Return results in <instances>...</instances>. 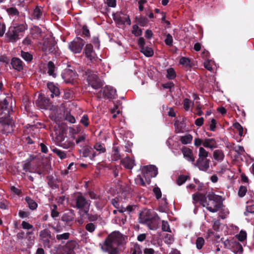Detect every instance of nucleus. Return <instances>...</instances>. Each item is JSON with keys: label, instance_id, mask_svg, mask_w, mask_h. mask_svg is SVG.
Here are the masks:
<instances>
[{"label": "nucleus", "instance_id": "f257e3e1", "mask_svg": "<svg viewBox=\"0 0 254 254\" xmlns=\"http://www.w3.org/2000/svg\"><path fill=\"white\" fill-rule=\"evenodd\" d=\"M192 198L194 203L199 202L203 207L212 213L218 211L223 206L222 197L213 192L206 194L197 192L192 195Z\"/></svg>", "mask_w": 254, "mask_h": 254}, {"label": "nucleus", "instance_id": "f03ea898", "mask_svg": "<svg viewBox=\"0 0 254 254\" xmlns=\"http://www.w3.org/2000/svg\"><path fill=\"white\" fill-rule=\"evenodd\" d=\"M126 243V237L119 232H114L109 234L105 240L101 249L108 254H120L118 247L114 246H122Z\"/></svg>", "mask_w": 254, "mask_h": 254}, {"label": "nucleus", "instance_id": "7ed1b4c3", "mask_svg": "<svg viewBox=\"0 0 254 254\" xmlns=\"http://www.w3.org/2000/svg\"><path fill=\"white\" fill-rule=\"evenodd\" d=\"M27 28L28 26L25 23L10 26L6 33V36L10 42H15L23 36L22 33Z\"/></svg>", "mask_w": 254, "mask_h": 254}, {"label": "nucleus", "instance_id": "20e7f679", "mask_svg": "<svg viewBox=\"0 0 254 254\" xmlns=\"http://www.w3.org/2000/svg\"><path fill=\"white\" fill-rule=\"evenodd\" d=\"M74 204L72 206L79 210L82 211L84 213L89 212L91 201L86 199L80 192H77L73 199Z\"/></svg>", "mask_w": 254, "mask_h": 254}, {"label": "nucleus", "instance_id": "39448f33", "mask_svg": "<svg viewBox=\"0 0 254 254\" xmlns=\"http://www.w3.org/2000/svg\"><path fill=\"white\" fill-rule=\"evenodd\" d=\"M83 75L86 77V80L89 85L93 89L97 90L103 86V82L98 76L96 71L87 69L84 71Z\"/></svg>", "mask_w": 254, "mask_h": 254}, {"label": "nucleus", "instance_id": "423d86ee", "mask_svg": "<svg viewBox=\"0 0 254 254\" xmlns=\"http://www.w3.org/2000/svg\"><path fill=\"white\" fill-rule=\"evenodd\" d=\"M58 145L63 148L72 150L75 146L73 139L67 136L64 130L60 131L56 137Z\"/></svg>", "mask_w": 254, "mask_h": 254}, {"label": "nucleus", "instance_id": "0eeeda50", "mask_svg": "<svg viewBox=\"0 0 254 254\" xmlns=\"http://www.w3.org/2000/svg\"><path fill=\"white\" fill-rule=\"evenodd\" d=\"M0 132L4 134L10 133L13 130V122L10 117L0 119Z\"/></svg>", "mask_w": 254, "mask_h": 254}, {"label": "nucleus", "instance_id": "6e6552de", "mask_svg": "<svg viewBox=\"0 0 254 254\" xmlns=\"http://www.w3.org/2000/svg\"><path fill=\"white\" fill-rule=\"evenodd\" d=\"M155 214L152 210L145 208L139 213V222L149 225L155 217Z\"/></svg>", "mask_w": 254, "mask_h": 254}, {"label": "nucleus", "instance_id": "1a4fd4ad", "mask_svg": "<svg viewBox=\"0 0 254 254\" xmlns=\"http://www.w3.org/2000/svg\"><path fill=\"white\" fill-rule=\"evenodd\" d=\"M85 42L83 39L79 37H76L74 40L68 44V48L75 54L80 53Z\"/></svg>", "mask_w": 254, "mask_h": 254}, {"label": "nucleus", "instance_id": "9d476101", "mask_svg": "<svg viewBox=\"0 0 254 254\" xmlns=\"http://www.w3.org/2000/svg\"><path fill=\"white\" fill-rule=\"evenodd\" d=\"M142 172L143 174V177L148 184H150V178L155 177L158 174L157 168L154 165L144 167Z\"/></svg>", "mask_w": 254, "mask_h": 254}, {"label": "nucleus", "instance_id": "9b49d317", "mask_svg": "<svg viewBox=\"0 0 254 254\" xmlns=\"http://www.w3.org/2000/svg\"><path fill=\"white\" fill-rule=\"evenodd\" d=\"M45 14L43 7L36 5L30 12L29 17L33 21L43 20L44 19Z\"/></svg>", "mask_w": 254, "mask_h": 254}, {"label": "nucleus", "instance_id": "f8f14e48", "mask_svg": "<svg viewBox=\"0 0 254 254\" xmlns=\"http://www.w3.org/2000/svg\"><path fill=\"white\" fill-rule=\"evenodd\" d=\"M55 100L52 101L49 97H46L44 94H40L37 100L36 101V104L37 106L42 109H46L52 104Z\"/></svg>", "mask_w": 254, "mask_h": 254}, {"label": "nucleus", "instance_id": "ddd939ff", "mask_svg": "<svg viewBox=\"0 0 254 254\" xmlns=\"http://www.w3.org/2000/svg\"><path fill=\"white\" fill-rule=\"evenodd\" d=\"M113 19L117 24L120 25H124L125 23L128 25L131 24L129 16L126 15L122 12L113 14Z\"/></svg>", "mask_w": 254, "mask_h": 254}, {"label": "nucleus", "instance_id": "4468645a", "mask_svg": "<svg viewBox=\"0 0 254 254\" xmlns=\"http://www.w3.org/2000/svg\"><path fill=\"white\" fill-rule=\"evenodd\" d=\"M79 247L78 244L74 240H69L63 247L65 254H76L75 250Z\"/></svg>", "mask_w": 254, "mask_h": 254}, {"label": "nucleus", "instance_id": "2eb2a0df", "mask_svg": "<svg viewBox=\"0 0 254 254\" xmlns=\"http://www.w3.org/2000/svg\"><path fill=\"white\" fill-rule=\"evenodd\" d=\"M9 103L6 99L0 100V119L6 118L10 116Z\"/></svg>", "mask_w": 254, "mask_h": 254}, {"label": "nucleus", "instance_id": "dca6fc26", "mask_svg": "<svg viewBox=\"0 0 254 254\" xmlns=\"http://www.w3.org/2000/svg\"><path fill=\"white\" fill-rule=\"evenodd\" d=\"M56 45V43L52 40H45L42 44V50L45 53L55 52Z\"/></svg>", "mask_w": 254, "mask_h": 254}, {"label": "nucleus", "instance_id": "f3484780", "mask_svg": "<svg viewBox=\"0 0 254 254\" xmlns=\"http://www.w3.org/2000/svg\"><path fill=\"white\" fill-rule=\"evenodd\" d=\"M47 86L50 92V97L53 99V100H54V98L57 100L60 97L61 94L59 88L52 82H48L47 84Z\"/></svg>", "mask_w": 254, "mask_h": 254}, {"label": "nucleus", "instance_id": "a211bd4d", "mask_svg": "<svg viewBox=\"0 0 254 254\" xmlns=\"http://www.w3.org/2000/svg\"><path fill=\"white\" fill-rule=\"evenodd\" d=\"M209 163L210 160L207 158H198L193 165L197 167L200 171L206 172L209 168Z\"/></svg>", "mask_w": 254, "mask_h": 254}, {"label": "nucleus", "instance_id": "6ab92c4d", "mask_svg": "<svg viewBox=\"0 0 254 254\" xmlns=\"http://www.w3.org/2000/svg\"><path fill=\"white\" fill-rule=\"evenodd\" d=\"M84 53L87 58L91 62H94L96 58V55L93 50V47L92 44H87L84 50Z\"/></svg>", "mask_w": 254, "mask_h": 254}, {"label": "nucleus", "instance_id": "aec40b11", "mask_svg": "<svg viewBox=\"0 0 254 254\" xmlns=\"http://www.w3.org/2000/svg\"><path fill=\"white\" fill-rule=\"evenodd\" d=\"M102 92L103 96L109 99H115L116 95V90L112 86H106L100 92Z\"/></svg>", "mask_w": 254, "mask_h": 254}, {"label": "nucleus", "instance_id": "412c9836", "mask_svg": "<svg viewBox=\"0 0 254 254\" xmlns=\"http://www.w3.org/2000/svg\"><path fill=\"white\" fill-rule=\"evenodd\" d=\"M10 64L12 68L18 72H20L23 69L24 64L22 61L18 58H12L11 60Z\"/></svg>", "mask_w": 254, "mask_h": 254}, {"label": "nucleus", "instance_id": "4be33fe9", "mask_svg": "<svg viewBox=\"0 0 254 254\" xmlns=\"http://www.w3.org/2000/svg\"><path fill=\"white\" fill-rule=\"evenodd\" d=\"M82 153L83 157H89L92 160L94 159L97 155L93 148L91 146L86 145L83 146Z\"/></svg>", "mask_w": 254, "mask_h": 254}, {"label": "nucleus", "instance_id": "5701e85b", "mask_svg": "<svg viewBox=\"0 0 254 254\" xmlns=\"http://www.w3.org/2000/svg\"><path fill=\"white\" fill-rule=\"evenodd\" d=\"M182 151L184 157L186 158L188 161L191 162H193L194 161L192 151L190 148L184 146L182 149Z\"/></svg>", "mask_w": 254, "mask_h": 254}, {"label": "nucleus", "instance_id": "b1692460", "mask_svg": "<svg viewBox=\"0 0 254 254\" xmlns=\"http://www.w3.org/2000/svg\"><path fill=\"white\" fill-rule=\"evenodd\" d=\"M121 162L125 168L128 169H132L135 165L134 160L127 156L122 159Z\"/></svg>", "mask_w": 254, "mask_h": 254}, {"label": "nucleus", "instance_id": "393cba45", "mask_svg": "<svg viewBox=\"0 0 254 254\" xmlns=\"http://www.w3.org/2000/svg\"><path fill=\"white\" fill-rule=\"evenodd\" d=\"M202 145L204 147L209 148L211 150L217 147L216 141L214 138H205L203 140Z\"/></svg>", "mask_w": 254, "mask_h": 254}, {"label": "nucleus", "instance_id": "a878e982", "mask_svg": "<svg viewBox=\"0 0 254 254\" xmlns=\"http://www.w3.org/2000/svg\"><path fill=\"white\" fill-rule=\"evenodd\" d=\"M40 141H41V139L31 138L27 135L23 137V142L27 144L31 145L32 148H35Z\"/></svg>", "mask_w": 254, "mask_h": 254}, {"label": "nucleus", "instance_id": "bb28decb", "mask_svg": "<svg viewBox=\"0 0 254 254\" xmlns=\"http://www.w3.org/2000/svg\"><path fill=\"white\" fill-rule=\"evenodd\" d=\"M74 219L73 214L71 212H67L63 214L61 217V220L68 225Z\"/></svg>", "mask_w": 254, "mask_h": 254}, {"label": "nucleus", "instance_id": "cd10ccee", "mask_svg": "<svg viewBox=\"0 0 254 254\" xmlns=\"http://www.w3.org/2000/svg\"><path fill=\"white\" fill-rule=\"evenodd\" d=\"M48 68V74L50 76H52L55 78L57 76V74L55 73L56 67L54 63L52 61H49L47 64Z\"/></svg>", "mask_w": 254, "mask_h": 254}, {"label": "nucleus", "instance_id": "c85d7f7f", "mask_svg": "<svg viewBox=\"0 0 254 254\" xmlns=\"http://www.w3.org/2000/svg\"><path fill=\"white\" fill-rule=\"evenodd\" d=\"M120 147L114 146L112 148L111 158L113 160L117 161L121 159V155L120 153Z\"/></svg>", "mask_w": 254, "mask_h": 254}, {"label": "nucleus", "instance_id": "c756f323", "mask_svg": "<svg viewBox=\"0 0 254 254\" xmlns=\"http://www.w3.org/2000/svg\"><path fill=\"white\" fill-rule=\"evenodd\" d=\"M40 239H53L51 231L46 228L41 230L39 233Z\"/></svg>", "mask_w": 254, "mask_h": 254}, {"label": "nucleus", "instance_id": "7c9ffc66", "mask_svg": "<svg viewBox=\"0 0 254 254\" xmlns=\"http://www.w3.org/2000/svg\"><path fill=\"white\" fill-rule=\"evenodd\" d=\"M70 233L65 232L61 234H57L56 239L58 242L64 244L65 241L69 238Z\"/></svg>", "mask_w": 254, "mask_h": 254}, {"label": "nucleus", "instance_id": "2f4dec72", "mask_svg": "<svg viewBox=\"0 0 254 254\" xmlns=\"http://www.w3.org/2000/svg\"><path fill=\"white\" fill-rule=\"evenodd\" d=\"M213 156L215 160L221 162L223 160L225 156L222 150L217 149L213 152Z\"/></svg>", "mask_w": 254, "mask_h": 254}, {"label": "nucleus", "instance_id": "473e14b6", "mask_svg": "<svg viewBox=\"0 0 254 254\" xmlns=\"http://www.w3.org/2000/svg\"><path fill=\"white\" fill-rule=\"evenodd\" d=\"M36 173L42 176L50 173V168L49 165H43L41 168L36 171Z\"/></svg>", "mask_w": 254, "mask_h": 254}, {"label": "nucleus", "instance_id": "72a5a7b5", "mask_svg": "<svg viewBox=\"0 0 254 254\" xmlns=\"http://www.w3.org/2000/svg\"><path fill=\"white\" fill-rule=\"evenodd\" d=\"M25 200L28 204V207L30 209L34 210L37 208V203L30 196H26L25 198Z\"/></svg>", "mask_w": 254, "mask_h": 254}, {"label": "nucleus", "instance_id": "f704fd0d", "mask_svg": "<svg viewBox=\"0 0 254 254\" xmlns=\"http://www.w3.org/2000/svg\"><path fill=\"white\" fill-rule=\"evenodd\" d=\"M42 141H40L39 143H38L37 145L40 147V151L41 152L44 154H47L48 152V144L46 141H44L43 139H41Z\"/></svg>", "mask_w": 254, "mask_h": 254}, {"label": "nucleus", "instance_id": "c9c22d12", "mask_svg": "<svg viewBox=\"0 0 254 254\" xmlns=\"http://www.w3.org/2000/svg\"><path fill=\"white\" fill-rule=\"evenodd\" d=\"M140 51L146 57H151L153 56L154 54L152 49L148 47H144L141 48Z\"/></svg>", "mask_w": 254, "mask_h": 254}, {"label": "nucleus", "instance_id": "e433bc0d", "mask_svg": "<svg viewBox=\"0 0 254 254\" xmlns=\"http://www.w3.org/2000/svg\"><path fill=\"white\" fill-rule=\"evenodd\" d=\"M20 55L23 60L28 63H31L33 59V55L28 52L21 51Z\"/></svg>", "mask_w": 254, "mask_h": 254}, {"label": "nucleus", "instance_id": "4c0bfd02", "mask_svg": "<svg viewBox=\"0 0 254 254\" xmlns=\"http://www.w3.org/2000/svg\"><path fill=\"white\" fill-rule=\"evenodd\" d=\"M47 180V183L49 186L52 189H57L58 188V185H56L55 182L56 180L52 175L48 176L46 177Z\"/></svg>", "mask_w": 254, "mask_h": 254}, {"label": "nucleus", "instance_id": "58836bf2", "mask_svg": "<svg viewBox=\"0 0 254 254\" xmlns=\"http://www.w3.org/2000/svg\"><path fill=\"white\" fill-rule=\"evenodd\" d=\"M94 148L99 152V154L105 153L106 151L105 144L100 142L96 143L94 145Z\"/></svg>", "mask_w": 254, "mask_h": 254}, {"label": "nucleus", "instance_id": "ea45409f", "mask_svg": "<svg viewBox=\"0 0 254 254\" xmlns=\"http://www.w3.org/2000/svg\"><path fill=\"white\" fill-rule=\"evenodd\" d=\"M192 140V136L190 134L181 137L180 141L183 144L190 143Z\"/></svg>", "mask_w": 254, "mask_h": 254}, {"label": "nucleus", "instance_id": "a19ab883", "mask_svg": "<svg viewBox=\"0 0 254 254\" xmlns=\"http://www.w3.org/2000/svg\"><path fill=\"white\" fill-rule=\"evenodd\" d=\"M6 11L8 14L11 16H18L19 14L18 10L15 7L7 8Z\"/></svg>", "mask_w": 254, "mask_h": 254}, {"label": "nucleus", "instance_id": "79ce46f5", "mask_svg": "<svg viewBox=\"0 0 254 254\" xmlns=\"http://www.w3.org/2000/svg\"><path fill=\"white\" fill-rule=\"evenodd\" d=\"M52 151L61 159H64L66 158V154L64 151H62L57 148H54Z\"/></svg>", "mask_w": 254, "mask_h": 254}, {"label": "nucleus", "instance_id": "37998d69", "mask_svg": "<svg viewBox=\"0 0 254 254\" xmlns=\"http://www.w3.org/2000/svg\"><path fill=\"white\" fill-rule=\"evenodd\" d=\"M167 75L166 77L169 79H174L176 77V73L174 69V68L171 67L167 69Z\"/></svg>", "mask_w": 254, "mask_h": 254}, {"label": "nucleus", "instance_id": "c03bdc74", "mask_svg": "<svg viewBox=\"0 0 254 254\" xmlns=\"http://www.w3.org/2000/svg\"><path fill=\"white\" fill-rule=\"evenodd\" d=\"M233 247L234 248V253L240 254H242L243 253V248L242 245L240 243L235 242L234 244H233Z\"/></svg>", "mask_w": 254, "mask_h": 254}, {"label": "nucleus", "instance_id": "a18cd8bd", "mask_svg": "<svg viewBox=\"0 0 254 254\" xmlns=\"http://www.w3.org/2000/svg\"><path fill=\"white\" fill-rule=\"evenodd\" d=\"M132 33L136 37L140 36L142 35V30L137 24H135L132 26Z\"/></svg>", "mask_w": 254, "mask_h": 254}, {"label": "nucleus", "instance_id": "49530a36", "mask_svg": "<svg viewBox=\"0 0 254 254\" xmlns=\"http://www.w3.org/2000/svg\"><path fill=\"white\" fill-rule=\"evenodd\" d=\"M180 64L185 65L186 67L190 68V60L186 57H182L179 61Z\"/></svg>", "mask_w": 254, "mask_h": 254}, {"label": "nucleus", "instance_id": "de8ad7c7", "mask_svg": "<svg viewBox=\"0 0 254 254\" xmlns=\"http://www.w3.org/2000/svg\"><path fill=\"white\" fill-rule=\"evenodd\" d=\"M27 136L31 137V138L41 139L40 138V134L39 133V130L37 129L36 130H33L30 131Z\"/></svg>", "mask_w": 254, "mask_h": 254}, {"label": "nucleus", "instance_id": "09e8293b", "mask_svg": "<svg viewBox=\"0 0 254 254\" xmlns=\"http://www.w3.org/2000/svg\"><path fill=\"white\" fill-rule=\"evenodd\" d=\"M73 97V92L72 91L66 89L64 91V94L63 96V98L65 100H69L72 99Z\"/></svg>", "mask_w": 254, "mask_h": 254}, {"label": "nucleus", "instance_id": "8fccbe9b", "mask_svg": "<svg viewBox=\"0 0 254 254\" xmlns=\"http://www.w3.org/2000/svg\"><path fill=\"white\" fill-rule=\"evenodd\" d=\"M136 20L137 23L141 26H144L148 22V20L147 18L146 17L143 16H140L139 17H136Z\"/></svg>", "mask_w": 254, "mask_h": 254}, {"label": "nucleus", "instance_id": "3c124183", "mask_svg": "<svg viewBox=\"0 0 254 254\" xmlns=\"http://www.w3.org/2000/svg\"><path fill=\"white\" fill-rule=\"evenodd\" d=\"M80 123L85 127L89 126V120L87 115L85 114L83 115L80 119Z\"/></svg>", "mask_w": 254, "mask_h": 254}, {"label": "nucleus", "instance_id": "603ef678", "mask_svg": "<svg viewBox=\"0 0 254 254\" xmlns=\"http://www.w3.org/2000/svg\"><path fill=\"white\" fill-rule=\"evenodd\" d=\"M188 178H190L189 176L184 175H180L178 177L177 183L179 186H181L185 183Z\"/></svg>", "mask_w": 254, "mask_h": 254}, {"label": "nucleus", "instance_id": "864d4df0", "mask_svg": "<svg viewBox=\"0 0 254 254\" xmlns=\"http://www.w3.org/2000/svg\"><path fill=\"white\" fill-rule=\"evenodd\" d=\"M249 203V202H247ZM249 213H254V203H250L246 207V210L244 212L245 216H248Z\"/></svg>", "mask_w": 254, "mask_h": 254}, {"label": "nucleus", "instance_id": "5fc2aeb1", "mask_svg": "<svg viewBox=\"0 0 254 254\" xmlns=\"http://www.w3.org/2000/svg\"><path fill=\"white\" fill-rule=\"evenodd\" d=\"M82 36L89 38L90 37V33L88 27L86 25H84L82 28Z\"/></svg>", "mask_w": 254, "mask_h": 254}, {"label": "nucleus", "instance_id": "6e6d98bb", "mask_svg": "<svg viewBox=\"0 0 254 254\" xmlns=\"http://www.w3.org/2000/svg\"><path fill=\"white\" fill-rule=\"evenodd\" d=\"M233 127L237 130L240 136H243V128L239 123L236 122L233 124Z\"/></svg>", "mask_w": 254, "mask_h": 254}, {"label": "nucleus", "instance_id": "4d7b16f0", "mask_svg": "<svg viewBox=\"0 0 254 254\" xmlns=\"http://www.w3.org/2000/svg\"><path fill=\"white\" fill-rule=\"evenodd\" d=\"M52 206L53 208L51 210V216L55 219L56 217L59 216L60 213L57 210L58 206L56 204H53Z\"/></svg>", "mask_w": 254, "mask_h": 254}, {"label": "nucleus", "instance_id": "13d9d810", "mask_svg": "<svg viewBox=\"0 0 254 254\" xmlns=\"http://www.w3.org/2000/svg\"><path fill=\"white\" fill-rule=\"evenodd\" d=\"M42 33L41 29L37 26H34L31 29V33L36 36L40 35Z\"/></svg>", "mask_w": 254, "mask_h": 254}, {"label": "nucleus", "instance_id": "bf43d9fd", "mask_svg": "<svg viewBox=\"0 0 254 254\" xmlns=\"http://www.w3.org/2000/svg\"><path fill=\"white\" fill-rule=\"evenodd\" d=\"M195 243L197 249L200 250L204 245V240L202 237H198Z\"/></svg>", "mask_w": 254, "mask_h": 254}, {"label": "nucleus", "instance_id": "052dcab7", "mask_svg": "<svg viewBox=\"0 0 254 254\" xmlns=\"http://www.w3.org/2000/svg\"><path fill=\"white\" fill-rule=\"evenodd\" d=\"M31 162L29 160H27L22 165L23 170L25 172H31Z\"/></svg>", "mask_w": 254, "mask_h": 254}, {"label": "nucleus", "instance_id": "680f3d73", "mask_svg": "<svg viewBox=\"0 0 254 254\" xmlns=\"http://www.w3.org/2000/svg\"><path fill=\"white\" fill-rule=\"evenodd\" d=\"M208 152L203 147H200L199 149L198 158H207Z\"/></svg>", "mask_w": 254, "mask_h": 254}, {"label": "nucleus", "instance_id": "e2e57ef3", "mask_svg": "<svg viewBox=\"0 0 254 254\" xmlns=\"http://www.w3.org/2000/svg\"><path fill=\"white\" fill-rule=\"evenodd\" d=\"M164 42L166 44V45L168 46H172L173 39L172 35L168 33L166 35V38L164 40Z\"/></svg>", "mask_w": 254, "mask_h": 254}, {"label": "nucleus", "instance_id": "0e129e2a", "mask_svg": "<svg viewBox=\"0 0 254 254\" xmlns=\"http://www.w3.org/2000/svg\"><path fill=\"white\" fill-rule=\"evenodd\" d=\"M84 214L86 215L89 221L91 222L95 221L97 220L99 217V216L97 214H89L88 212H87V213Z\"/></svg>", "mask_w": 254, "mask_h": 254}, {"label": "nucleus", "instance_id": "69168bd1", "mask_svg": "<svg viewBox=\"0 0 254 254\" xmlns=\"http://www.w3.org/2000/svg\"><path fill=\"white\" fill-rule=\"evenodd\" d=\"M247 192V188L245 186H241L239 188L238 191V195L242 197L246 195V192Z\"/></svg>", "mask_w": 254, "mask_h": 254}, {"label": "nucleus", "instance_id": "338daca9", "mask_svg": "<svg viewBox=\"0 0 254 254\" xmlns=\"http://www.w3.org/2000/svg\"><path fill=\"white\" fill-rule=\"evenodd\" d=\"M21 226V227L25 230H29L34 229V227L32 225L25 221L22 222Z\"/></svg>", "mask_w": 254, "mask_h": 254}, {"label": "nucleus", "instance_id": "774afa93", "mask_svg": "<svg viewBox=\"0 0 254 254\" xmlns=\"http://www.w3.org/2000/svg\"><path fill=\"white\" fill-rule=\"evenodd\" d=\"M0 208L2 210L8 209V202L4 198L0 199Z\"/></svg>", "mask_w": 254, "mask_h": 254}]
</instances>
